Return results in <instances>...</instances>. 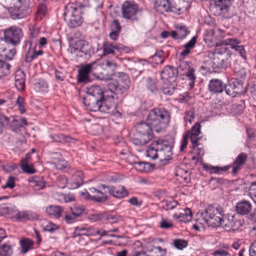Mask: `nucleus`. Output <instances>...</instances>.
Here are the masks:
<instances>
[{"label":"nucleus","instance_id":"obj_46","mask_svg":"<svg viewBox=\"0 0 256 256\" xmlns=\"http://www.w3.org/2000/svg\"><path fill=\"white\" fill-rule=\"evenodd\" d=\"M34 88L37 92H45L48 88V84L44 80H39L34 84Z\"/></svg>","mask_w":256,"mask_h":256},{"label":"nucleus","instance_id":"obj_37","mask_svg":"<svg viewBox=\"0 0 256 256\" xmlns=\"http://www.w3.org/2000/svg\"><path fill=\"white\" fill-rule=\"evenodd\" d=\"M159 155L158 148V142H153L146 150V156L152 160H155Z\"/></svg>","mask_w":256,"mask_h":256},{"label":"nucleus","instance_id":"obj_63","mask_svg":"<svg viewBox=\"0 0 256 256\" xmlns=\"http://www.w3.org/2000/svg\"><path fill=\"white\" fill-rule=\"evenodd\" d=\"M176 30L178 33V36L180 39L184 38L188 34V31L186 26H180L176 28Z\"/></svg>","mask_w":256,"mask_h":256},{"label":"nucleus","instance_id":"obj_29","mask_svg":"<svg viewBox=\"0 0 256 256\" xmlns=\"http://www.w3.org/2000/svg\"><path fill=\"white\" fill-rule=\"evenodd\" d=\"M236 210L238 214L244 216L249 214L252 210V204L247 200H242L237 203Z\"/></svg>","mask_w":256,"mask_h":256},{"label":"nucleus","instance_id":"obj_10","mask_svg":"<svg viewBox=\"0 0 256 256\" xmlns=\"http://www.w3.org/2000/svg\"><path fill=\"white\" fill-rule=\"evenodd\" d=\"M106 100L96 98L91 95H86L83 98V103L86 108L90 111L105 112Z\"/></svg>","mask_w":256,"mask_h":256},{"label":"nucleus","instance_id":"obj_19","mask_svg":"<svg viewBox=\"0 0 256 256\" xmlns=\"http://www.w3.org/2000/svg\"><path fill=\"white\" fill-rule=\"evenodd\" d=\"M174 4L173 0H154L155 10L160 13L172 12L171 10Z\"/></svg>","mask_w":256,"mask_h":256},{"label":"nucleus","instance_id":"obj_64","mask_svg":"<svg viewBox=\"0 0 256 256\" xmlns=\"http://www.w3.org/2000/svg\"><path fill=\"white\" fill-rule=\"evenodd\" d=\"M60 200L65 202H68L74 201L75 200L74 196L72 194H62L60 195Z\"/></svg>","mask_w":256,"mask_h":256},{"label":"nucleus","instance_id":"obj_42","mask_svg":"<svg viewBox=\"0 0 256 256\" xmlns=\"http://www.w3.org/2000/svg\"><path fill=\"white\" fill-rule=\"evenodd\" d=\"M54 155H58V160H56V158L55 156L52 157V162L56 164V166L57 168L62 169L66 167L68 162L65 160L62 159V156L60 152H56Z\"/></svg>","mask_w":256,"mask_h":256},{"label":"nucleus","instance_id":"obj_8","mask_svg":"<svg viewBox=\"0 0 256 256\" xmlns=\"http://www.w3.org/2000/svg\"><path fill=\"white\" fill-rule=\"evenodd\" d=\"M138 6L133 0H126L122 4V15L124 18L132 22H137L138 18L136 14Z\"/></svg>","mask_w":256,"mask_h":256},{"label":"nucleus","instance_id":"obj_43","mask_svg":"<svg viewBox=\"0 0 256 256\" xmlns=\"http://www.w3.org/2000/svg\"><path fill=\"white\" fill-rule=\"evenodd\" d=\"M145 86L151 92L155 93L158 91L157 80L156 79L148 78L146 80Z\"/></svg>","mask_w":256,"mask_h":256},{"label":"nucleus","instance_id":"obj_41","mask_svg":"<svg viewBox=\"0 0 256 256\" xmlns=\"http://www.w3.org/2000/svg\"><path fill=\"white\" fill-rule=\"evenodd\" d=\"M166 252V248L160 246L154 247L152 249L148 250L146 252V256H164Z\"/></svg>","mask_w":256,"mask_h":256},{"label":"nucleus","instance_id":"obj_20","mask_svg":"<svg viewBox=\"0 0 256 256\" xmlns=\"http://www.w3.org/2000/svg\"><path fill=\"white\" fill-rule=\"evenodd\" d=\"M20 166L25 173L33 174L36 172V170L34 168V165L32 164V158L30 153L26 154L25 157L21 160Z\"/></svg>","mask_w":256,"mask_h":256},{"label":"nucleus","instance_id":"obj_45","mask_svg":"<svg viewBox=\"0 0 256 256\" xmlns=\"http://www.w3.org/2000/svg\"><path fill=\"white\" fill-rule=\"evenodd\" d=\"M28 182L31 183L33 186L40 190L45 186V182L42 178L38 176H34L28 179Z\"/></svg>","mask_w":256,"mask_h":256},{"label":"nucleus","instance_id":"obj_3","mask_svg":"<svg viewBox=\"0 0 256 256\" xmlns=\"http://www.w3.org/2000/svg\"><path fill=\"white\" fill-rule=\"evenodd\" d=\"M80 8L76 6L74 3L68 4L66 7L64 18L68 24L71 28L80 26L82 23Z\"/></svg>","mask_w":256,"mask_h":256},{"label":"nucleus","instance_id":"obj_39","mask_svg":"<svg viewBox=\"0 0 256 256\" xmlns=\"http://www.w3.org/2000/svg\"><path fill=\"white\" fill-rule=\"evenodd\" d=\"M232 166H226L223 168H219L218 166H214L208 164H204L203 165V168L204 170L210 174H219L220 171L226 172Z\"/></svg>","mask_w":256,"mask_h":256},{"label":"nucleus","instance_id":"obj_55","mask_svg":"<svg viewBox=\"0 0 256 256\" xmlns=\"http://www.w3.org/2000/svg\"><path fill=\"white\" fill-rule=\"evenodd\" d=\"M248 195L256 204V182H252L248 188Z\"/></svg>","mask_w":256,"mask_h":256},{"label":"nucleus","instance_id":"obj_7","mask_svg":"<svg viewBox=\"0 0 256 256\" xmlns=\"http://www.w3.org/2000/svg\"><path fill=\"white\" fill-rule=\"evenodd\" d=\"M214 4H211L210 10L215 16H222L228 18V12L232 5V0H212Z\"/></svg>","mask_w":256,"mask_h":256},{"label":"nucleus","instance_id":"obj_36","mask_svg":"<svg viewBox=\"0 0 256 256\" xmlns=\"http://www.w3.org/2000/svg\"><path fill=\"white\" fill-rule=\"evenodd\" d=\"M174 218H178L180 220L184 222H190L192 218V212L191 210L186 208L183 210V212H180V214H174L173 215Z\"/></svg>","mask_w":256,"mask_h":256},{"label":"nucleus","instance_id":"obj_27","mask_svg":"<svg viewBox=\"0 0 256 256\" xmlns=\"http://www.w3.org/2000/svg\"><path fill=\"white\" fill-rule=\"evenodd\" d=\"M84 174L82 170H76L72 176L71 182L70 183V188L75 189L83 184Z\"/></svg>","mask_w":256,"mask_h":256},{"label":"nucleus","instance_id":"obj_57","mask_svg":"<svg viewBox=\"0 0 256 256\" xmlns=\"http://www.w3.org/2000/svg\"><path fill=\"white\" fill-rule=\"evenodd\" d=\"M230 86L234 90L233 93L239 94L242 92L241 88L242 84L238 80H236L233 82H230Z\"/></svg>","mask_w":256,"mask_h":256},{"label":"nucleus","instance_id":"obj_5","mask_svg":"<svg viewBox=\"0 0 256 256\" xmlns=\"http://www.w3.org/2000/svg\"><path fill=\"white\" fill-rule=\"evenodd\" d=\"M130 80L127 74H122L118 78L112 80L107 84L108 88L112 93L116 94H122L129 88Z\"/></svg>","mask_w":256,"mask_h":256},{"label":"nucleus","instance_id":"obj_56","mask_svg":"<svg viewBox=\"0 0 256 256\" xmlns=\"http://www.w3.org/2000/svg\"><path fill=\"white\" fill-rule=\"evenodd\" d=\"M40 34L39 29L37 28L32 27L30 28V40L29 41H32L33 42L36 44V40Z\"/></svg>","mask_w":256,"mask_h":256},{"label":"nucleus","instance_id":"obj_47","mask_svg":"<svg viewBox=\"0 0 256 256\" xmlns=\"http://www.w3.org/2000/svg\"><path fill=\"white\" fill-rule=\"evenodd\" d=\"M46 12L47 10L45 4H42L38 6L35 14V20L38 21L41 20Z\"/></svg>","mask_w":256,"mask_h":256},{"label":"nucleus","instance_id":"obj_24","mask_svg":"<svg viewBox=\"0 0 256 256\" xmlns=\"http://www.w3.org/2000/svg\"><path fill=\"white\" fill-rule=\"evenodd\" d=\"M248 155L246 154L244 152L240 154L233 163L232 173L234 174H236L245 164Z\"/></svg>","mask_w":256,"mask_h":256},{"label":"nucleus","instance_id":"obj_9","mask_svg":"<svg viewBox=\"0 0 256 256\" xmlns=\"http://www.w3.org/2000/svg\"><path fill=\"white\" fill-rule=\"evenodd\" d=\"M4 33L6 40L14 46L18 45L23 37L22 29L16 26H12L5 29Z\"/></svg>","mask_w":256,"mask_h":256},{"label":"nucleus","instance_id":"obj_12","mask_svg":"<svg viewBox=\"0 0 256 256\" xmlns=\"http://www.w3.org/2000/svg\"><path fill=\"white\" fill-rule=\"evenodd\" d=\"M98 66L96 62L82 66L78 71V82H86L90 80L89 74L92 73Z\"/></svg>","mask_w":256,"mask_h":256},{"label":"nucleus","instance_id":"obj_26","mask_svg":"<svg viewBox=\"0 0 256 256\" xmlns=\"http://www.w3.org/2000/svg\"><path fill=\"white\" fill-rule=\"evenodd\" d=\"M177 76L176 70L172 66H166L161 72V78L164 80L173 81Z\"/></svg>","mask_w":256,"mask_h":256},{"label":"nucleus","instance_id":"obj_40","mask_svg":"<svg viewBox=\"0 0 256 256\" xmlns=\"http://www.w3.org/2000/svg\"><path fill=\"white\" fill-rule=\"evenodd\" d=\"M240 44V41L236 38H228L216 42V46H226L230 45L232 48L234 49Z\"/></svg>","mask_w":256,"mask_h":256},{"label":"nucleus","instance_id":"obj_6","mask_svg":"<svg viewBox=\"0 0 256 256\" xmlns=\"http://www.w3.org/2000/svg\"><path fill=\"white\" fill-rule=\"evenodd\" d=\"M208 221V226L218 227L222 225L223 210L220 206H208L204 210Z\"/></svg>","mask_w":256,"mask_h":256},{"label":"nucleus","instance_id":"obj_14","mask_svg":"<svg viewBox=\"0 0 256 256\" xmlns=\"http://www.w3.org/2000/svg\"><path fill=\"white\" fill-rule=\"evenodd\" d=\"M28 44L29 45V47L25 56V61L26 62H30L38 56H42L43 54V51L41 50L36 51V43L33 42L32 41H25L24 46H26Z\"/></svg>","mask_w":256,"mask_h":256},{"label":"nucleus","instance_id":"obj_61","mask_svg":"<svg viewBox=\"0 0 256 256\" xmlns=\"http://www.w3.org/2000/svg\"><path fill=\"white\" fill-rule=\"evenodd\" d=\"M16 105L18 106V110L20 114H24L26 112L24 99V98L18 96L16 100Z\"/></svg>","mask_w":256,"mask_h":256},{"label":"nucleus","instance_id":"obj_25","mask_svg":"<svg viewBox=\"0 0 256 256\" xmlns=\"http://www.w3.org/2000/svg\"><path fill=\"white\" fill-rule=\"evenodd\" d=\"M86 42L83 40H72L70 44V52L75 54L77 52H84V47L87 46Z\"/></svg>","mask_w":256,"mask_h":256},{"label":"nucleus","instance_id":"obj_1","mask_svg":"<svg viewBox=\"0 0 256 256\" xmlns=\"http://www.w3.org/2000/svg\"><path fill=\"white\" fill-rule=\"evenodd\" d=\"M170 118V112L163 107H160L154 108L150 112L146 121L154 130L158 132L167 127Z\"/></svg>","mask_w":256,"mask_h":256},{"label":"nucleus","instance_id":"obj_11","mask_svg":"<svg viewBox=\"0 0 256 256\" xmlns=\"http://www.w3.org/2000/svg\"><path fill=\"white\" fill-rule=\"evenodd\" d=\"M237 215L228 214L227 216H223L221 226L226 230H236L242 226V222L236 218Z\"/></svg>","mask_w":256,"mask_h":256},{"label":"nucleus","instance_id":"obj_16","mask_svg":"<svg viewBox=\"0 0 256 256\" xmlns=\"http://www.w3.org/2000/svg\"><path fill=\"white\" fill-rule=\"evenodd\" d=\"M201 126L200 122H196L192 127L190 130L188 131L185 136L190 139L192 144V146H198V141L201 138L200 134Z\"/></svg>","mask_w":256,"mask_h":256},{"label":"nucleus","instance_id":"obj_22","mask_svg":"<svg viewBox=\"0 0 256 256\" xmlns=\"http://www.w3.org/2000/svg\"><path fill=\"white\" fill-rule=\"evenodd\" d=\"M15 218L18 222H25L36 220L38 218V216L35 212L30 210H22L17 212Z\"/></svg>","mask_w":256,"mask_h":256},{"label":"nucleus","instance_id":"obj_49","mask_svg":"<svg viewBox=\"0 0 256 256\" xmlns=\"http://www.w3.org/2000/svg\"><path fill=\"white\" fill-rule=\"evenodd\" d=\"M70 212L77 218L80 216L85 211V208L80 204H76L70 208Z\"/></svg>","mask_w":256,"mask_h":256},{"label":"nucleus","instance_id":"obj_48","mask_svg":"<svg viewBox=\"0 0 256 256\" xmlns=\"http://www.w3.org/2000/svg\"><path fill=\"white\" fill-rule=\"evenodd\" d=\"M10 64L0 60V78L6 76L10 74Z\"/></svg>","mask_w":256,"mask_h":256},{"label":"nucleus","instance_id":"obj_59","mask_svg":"<svg viewBox=\"0 0 256 256\" xmlns=\"http://www.w3.org/2000/svg\"><path fill=\"white\" fill-rule=\"evenodd\" d=\"M174 87L170 84H164L162 88V90L163 94L168 96H171L174 92Z\"/></svg>","mask_w":256,"mask_h":256},{"label":"nucleus","instance_id":"obj_35","mask_svg":"<svg viewBox=\"0 0 256 256\" xmlns=\"http://www.w3.org/2000/svg\"><path fill=\"white\" fill-rule=\"evenodd\" d=\"M86 95H91L96 98L105 100L104 99V92L98 86H91L88 89Z\"/></svg>","mask_w":256,"mask_h":256},{"label":"nucleus","instance_id":"obj_34","mask_svg":"<svg viewBox=\"0 0 256 256\" xmlns=\"http://www.w3.org/2000/svg\"><path fill=\"white\" fill-rule=\"evenodd\" d=\"M98 232L96 229L90 226H77L74 230V233L76 235L96 236Z\"/></svg>","mask_w":256,"mask_h":256},{"label":"nucleus","instance_id":"obj_32","mask_svg":"<svg viewBox=\"0 0 256 256\" xmlns=\"http://www.w3.org/2000/svg\"><path fill=\"white\" fill-rule=\"evenodd\" d=\"M111 32L109 36L112 40H116L121 31V26L118 20H114L110 25Z\"/></svg>","mask_w":256,"mask_h":256},{"label":"nucleus","instance_id":"obj_13","mask_svg":"<svg viewBox=\"0 0 256 256\" xmlns=\"http://www.w3.org/2000/svg\"><path fill=\"white\" fill-rule=\"evenodd\" d=\"M18 4L8 8L11 18L14 19H20L24 18L28 14L27 10L21 4V0H17Z\"/></svg>","mask_w":256,"mask_h":256},{"label":"nucleus","instance_id":"obj_17","mask_svg":"<svg viewBox=\"0 0 256 256\" xmlns=\"http://www.w3.org/2000/svg\"><path fill=\"white\" fill-rule=\"evenodd\" d=\"M224 89L228 94H230V89L226 88L222 80L218 79H212L210 80L208 84V90L210 92L213 94L221 93Z\"/></svg>","mask_w":256,"mask_h":256},{"label":"nucleus","instance_id":"obj_15","mask_svg":"<svg viewBox=\"0 0 256 256\" xmlns=\"http://www.w3.org/2000/svg\"><path fill=\"white\" fill-rule=\"evenodd\" d=\"M16 54L15 48H8V43L6 40L0 39V58L12 60Z\"/></svg>","mask_w":256,"mask_h":256},{"label":"nucleus","instance_id":"obj_62","mask_svg":"<svg viewBox=\"0 0 256 256\" xmlns=\"http://www.w3.org/2000/svg\"><path fill=\"white\" fill-rule=\"evenodd\" d=\"M163 207L166 210H172L178 205V202L173 200H165L164 201Z\"/></svg>","mask_w":256,"mask_h":256},{"label":"nucleus","instance_id":"obj_4","mask_svg":"<svg viewBox=\"0 0 256 256\" xmlns=\"http://www.w3.org/2000/svg\"><path fill=\"white\" fill-rule=\"evenodd\" d=\"M232 53L226 46H217L214 54L213 64L216 68H225L230 64Z\"/></svg>","mask_w":256,"mask_h":256},{"label":"nucleus","instance_id":"obj_2","mask_svg":"<svg viewBox=\"0 0 256 256\" xmlns=\"http://www.w3.org/2000/svg\"><path fill=\"white\" fill-rule=\"evenodd\" d=\"M152 130L147 121L138 123L135 126L136 137L132 139V143L136 146L146 144L152 137Z\"/></svg>","mask_w":256,"mask_h":256},{"label":"nucleus","instance_id":"obj_38","mask_svg":"<svg viewBox=\"0 0 256 256\" xmlns=\"http://www.w3.org/2000/svg\"><path fill=\"white\" fill-rule=\"evenodd\" d=\"M63 210V208L59 206H50L46 209V212L49 215L54 216L56 218H59L61 216Z\"/></svg>","mask_w":256,"mask_h":256},{"label":"nucleus","instance_id":"obj_54","mask_svg":"<svg viewBox=\"0 0 256 256\" xmlns=\"http://www.w3.org/2000/svg\"><path fill=\"white\" fill-rule=\"evenodd\" d=\"M192 149L194 150V153L196 155V156H193L192 159L194 160H196L197 161L202 159L204 154V150L198 146H192Z\"/></svg>","mask_w":256,"mask_h":256},{"label":"nucleus","instance_id":"obj_30","mask_svg":"<svg viewBox=\"0 0 256 256\" xmlns=\"http://www.w3.org/2000/svg\"><path fill=\"white\" fill-rule=\"evenodd\" d=\"M183 65L185 66V68L186 70L185 74H185L190 81L189 83L190 86V88H192L194 85V82L196 78L194 74L195 70L192 68H191L189 64L187 62H182L180 65V68L182 67Z\"/></svg>","mask_w":256,"mask_h":256},{"label":"nucleus","instance_id":"obj_33","mask_svg":"<svg viewBox=\"0 0 256 256\" xmlns=\"http://www.w3.org/2000/svg\"><path fill=\"white\" fill-rule=\"evenodd\" d=\"M20 252L24 254L33 248L34 242L29 238H24L20 240Z\"/></svg>","mask_w":256,"mask_h":256},{"label":"nucleus","instance_id":"obj_52","mask_svg":"<svg viewBox=\"0 0 256 256\" xmlns=\"http://www.w3.org/2000/svg\"><path fill=\"white\" fill-rule=\"evenodd\" d=\"M104 220H108L110 223L113 224L120 220L121 218L119 216L112 214L104 212Z\"/></svg>","mask_w":256,"mask_h":256},{"label":"nucleus","instance_id":"obj_18","mask_svg":"<svg viewBox=\"0 0 256 256\" xmlns=\"http://www.w3.org/2000/svg\"><path fill=\"white\" fill-rule=\"evenodd\" d=\"M159 155L164 159H168L172 154V147L165 140H156Z\"/></svg>","mask_w":256,"mask_h":256},{"label":"nucleus","instance_id":"obj_28","mask_svg":"<svg viewBox=\"0 0 256 256\" xmlns=\"http://www.w3.org/2000/svg\"><path fill=\"white\" fill-rule=\"evenodd\" d=\"M190 6L188 1L178 0L177 2H174L172 8H171L172 12L180 14L186 11Z\"/></svg>","mask_w":256,"mask_h":256},{"label":"nucleus","instance_id":"obj_44","mask_svg":"<svg viewBox=\"0 0 256 256\" xmlns=\"http://www.w3.org/2000/svg\"><path fill=\"white\" fill-rule=\"evenodd\" d=\"M13 254V248L8 243L0 245V256H11Z\"/></svg>","mask_w":256,"mask_h":256},{"label":"nucleus","instance_id":"obj_58","mask_svg":"<svg viewBox=\"0 0 256 256\" xmlns=\"http://www.w3.org/2000/svg\"><path fill=\"white\" fill-rule=\"evenodd\" d=\"M52 142H64L68 141L67 138L62 134H50Z\"/></svg>","mask_w":256,"mask_h":256},{"label":"nucleus","instance_id":"obj_51","mask_svg":"<svg viewBox=\"0 0 256 256\" xmlns=\"http://www.w3.org/2000/svg\"><path fill=\"white\" fill-rule=\"evenodd\" d=\"M188 245V242L182 239H174L173 246L176 249L182 250Z\"/></svg>","mask_w":256,"mask_h":256},{"label":"nucleus","instance_id":"obj_21","mask_svg":"<svg viewBox=\"0 0 256 256\" xmlns=\"http://www.w3.org/2000/svg\"><path fill=\"white\" fill-rule=\"evenodd\" d=\"M101 187L104 189L106 188L108 192L111 195L116 198H122L126 196L128 194V192L124 187L122 186H106L102 184Z\"/></svg>","mask_w":256,"mask_h":256},{"label":"nucleus","instance_id":"obj_53","mask_svg":"<svg viewBox=\"0 0 256 256\" xmlns=\"http://www.w3.org/2000/svg\"><path fill=\"white\" fill-rule=\"evenodd\" d=\"M102 48L104 55L112 54L114 52L113 44L109 42H106L103 44Z\"/></svg>","mask_w":256,"mask_h":256},{"label":"nucleus","instance_id":"obj_60","mask_svg":"<svg viewBox=\"0 0 256 256\" xmlns=\"http://www.w3.org/2000/svg\"><path fill=\"white\" fill-rule=\"evenodd\" d=\"M12 120L10 122V126L13 131L17 132L19 128L22 127L19 120L16 119L15 117H12Z\"/></svg>","mask_w":256,"mask_h":256},{"label":"nucleus","instance_id":"obj_50","mask_svg":"<svg viewBox=\"0 0 256 256\" xmlns=\"http://www.w3.org/2000/svg\"><path fill=\"white\" fill-rule=\"evenodd\" d=\"M164 52L162 50H158L151 57L152 62L156 64H162L164 62V58L163 57Z\"/></svg>","mask_w":256,"mask_h":256},{"label":"nucleus","instance_id":"obj_23","mask_svg":"<svg viewBox=\"0 0 256 256\" xmlns=\"http://www.w3.org/2000/svg\"><path fill=\"white\" fill-rule=\"evenodd\" d=\"M204 210L198 212L196 216V222L192 225V228L196 230H200L208 226L207 217L206 216Z\"/></svg>","mask_w":256,"mask_h":256},{"label":"nucleus","instance_id":"obj_31","mask_svg":"<svg viewBox=\"0 0 256 256\" xmlns=\"http://www.w3.org/2000/svg\"><path fill=\"white\" fill-rule=\"evenodd\" d=\"M90 192L92 194L91 200L96 202H102L107 200V196L104 192L92 187L89 188Z\"/></svg>","mask_w":256,"mask_h":256}]
</instances>
